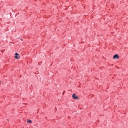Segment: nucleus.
<instances>
[{
	"instance_id": "1",
	"label": "nucleus",
	"mask_w": 128,
	"mask_h": 128,
	"mask_svg": "<svg viewBox=\"0 0 128 128\" xmlns=\"http://www.w3.org/2000/svg\"><path fill=\"white\" fill-rule=\"evenodd\" d=\"M15 58H16V60H18V58H20V54H18V53H16L15 54V56H14Z\"/></svg>"
},
{
	"instance_id": "2",
	"label": "nucleus",
	"mask_w": 128,
	"mask_h": 128,
	"mask_svg": "<svg viewBox=\"0 0 128 128\" xmlns=\"http://www.w3.org/2000/svg\"><path fill=\"white\" fill-rule=\"evenodd\" d=\"M72 98L74 100H78V96L76 94H73L72 96Z\"/></svg>"
},
{
	"instance_id": "3",
	"label": "nucleus",
	"mask_w": 128,
	"mask_h": 128,
	"mask_svg": "<svg viewBox=\"0 0 128 128\" xmlns=\"http://www.w3.org/2000/svg\"><path fill=\"white\" fill-rule=\"evenodd\" d=\"M113 58L115 59V58H118V54H115L114 56H113Z\"/></svg>"
},
{
	"instance_id": "4",
	"label": "nucleus",
	"mask_w": 128,
	"mask_h": 128,
	"mask_svg": "<svg viewBox=\"0 0 128 128\" xmlns=\"http://www.w3.org/2000/svg\"><path fill=\"white\" fill-rule=\"evenodd\" d=\"M27 122H28L29 124H32V122L30 120H28Z\"/></svg>"
}]
</instances>
